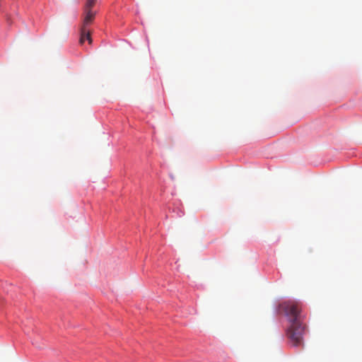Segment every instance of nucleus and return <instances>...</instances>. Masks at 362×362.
<instances>
[{
	"mask_svg": "<svg viewBox=\"0 0 362 362\" xmlns=\"http://www.w3.org/2000/svg\"><path fill=\"white\" fill-rule=\"evenodd\" d=\"M279 309L287 317L289 323L302 321L300 303L293 300L284 301L279 305Z\"/></svg>",
	"mask_w": 362,
	"mask_h": 362,
	"instance_id": "1",
	"label": "nucleus"
},
{
	"mask_svg": "<svg viewBox=\"0 0 362 362\" xmlns=\"http://www.w3.org/2000/svg\"><path fill=\"white\" fill-rule=\"evenodd\" d=\"M305 328V326L302 321L289 323L286 336L293 346H299L303 344Z\"/></svg>",
	"mask_w": 362,
	"mask_h": 362,
	"instance_id": "2",
	"label": "nucleus"
},
{
	"mask_svg": "<svg viewBox=\"0 0 362 362\" xmlns=\"http://www.w3.org/2000/svg\"><path fill=\"white\" fill-rule=\"evenodd\" d=\"M95 13L92 10H84V18L81 27L88 28L95 18Z\"/></svg>",
	"mask_w": 362,
	"mask_h": 362,
	"instance_id": "3",
	"label": "nucleus"
},
{
	"mask_svg": "<svg viewBox=\"0 0 362 362\" xmlns=\"http://www.w3.org/2000/svg\"><path fill=\"white\" fill-rule=\"evenodd\" d=\"M85 40H88L89 44L92 43L90 32L88 28L81 27L80 28V44H83Z\"/></svg>",
	"mask_w": 362,
	"mask_h": 362,
	"instance_id": "4",
	"label": "nucleus"
},
{
	"mask_svg": "<svg viewBox=\"0 0 362 362\" xmlns=\"http://www.w3.org/2000/svg\"><path fill=\"white\" fill-rule=\"evenodd\" d=\"M96 0H87L84 10H92V7L95 5Z\"/></svg>",
	"mask_w": 362,
	"mask_h": 362,
	"instance_id": "5",
	"label": "nucleus"
}]
</instances>
